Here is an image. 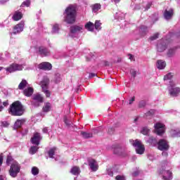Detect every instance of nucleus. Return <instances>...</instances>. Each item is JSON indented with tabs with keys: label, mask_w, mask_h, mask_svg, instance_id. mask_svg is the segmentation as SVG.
<instances>
[{
	"label": "nucleus",
	"mask_w": 180,
	"mask_h": 180,
	"mask_svg": "<svg viewBox=\"0 0 180 180\" xmlns=\"http://www.w3.org/2000/svg\"><path fill=\"white\" fill-rule=\"evenodd\" d=\"M80 173L81 170L78 166H74L70 169V174H72V175H79Z\"/></svg>",
	"instance_id": "23"
},
{
	"label": "nucleus",
	"mask_w": 180,
	"mask_h": 180,
	"mask_svg": "<svg viewBox=\"0 0 180 180\" xmlns=\"http://www.w3.org/2000/svg\"><path fill=\"white\" fill-rule=\"evenodd\" d=\"M29 83L25 79H22L20 83L18 84V89L23 90L26 86H27Z\"/></svg>",
	"instance_id": "26"
},
{
	"label": "nucleus",
	"mask_w": 180,
	"mask_h": 180,
	"mask_svg": "<svg viewBox=\"0 0 180 180\" xmlns=\"http://www.w3.org/2000/svg\"><path fill=\"white\" fill-rule=\"evenodd\" d=\"M63 122L68 127H71V126H72V122H71L70 121H68V118L67 117V116H64Z\"/></svg>",
	"instance_id": "34"
},
{
	"label": "nucleus",
	"mask_w": 180,
	"mask_h": 180,
	"mask_svg": "<svg viewBox=\"0 0 180 180\" xmlns=\"http://www.w3.org/2000/svg\"><path fill=\"white\" fill-rule=\"evenodd\" d=\"M94 27L96 30H101L102 29V22H101V20H96Z\"/></svg>",
	"instance_id": "31"
},
{
	"label": "nucleus",
	"mask_w": 180,
	"mask_h": 180,
	"mask_svg": "<svg viewBox=\"0 0 180 180\" xmlns=\"http://www.w3.org/2000/svg\"><path fill=\"white\" fill-rule=\"evenodd\" d=\"M168 46H169V43H168V40H165V41H162V43L158 44V51L159 53H162L163 51H165Z\"/></svg>",
	"instance_id": "12"
},
{
	"label": "nucleus",
	"mask_w": 180,
	"mask_h": 180,
	"mask_svg": "<svg viewBox=\"0 0 180 180\" xmlns=\"http://www.w3.org/2000/svg\"><path fill=\"white\" fill-rule=\"evenodd\" d=\"M4 70V67H0V71H2Z\"/></svg>",
	"instance_id": "58"
},
{
	"label": "nucleus",
	"mask_w": 180,
	"mask_h": 180,
	"mask_svg": "<svg viewBox=\"0 0 180 180\" xmlns=\"http://www.w3.org/2000/svg\"><path fill=\"white\" fill-rule=\"evenodd\" d=\"M158 37H160V33L156 32L153 36H151L149 38V39L150 40V41H154V40H157V39H158Z\"/></svg>",
	"instance_id": "36"
},
{
	"label": "nucleus",
	"mask_w": 180,
	"mask_h": 180,
	"mask_svg": "<svg viewBox=\"0 0 180 180\" xmlns=\"http://www.w3.org/2000/svg\"><path fill=\"white\" fill-rule=\"evenodd\" d=\"M41 140V136L39 133L36 132L34 134L33 137L31 139V143L35 146H39L40 144V141Z\"/></svg>",
	"instance_id": "13"
},
{
	"label": "nucleus",
	"mask_w": 180,
	"mask_h": 180,
	"mask_svg": "<svg viewBox=\"0 0 180 180\" xmlns=\"http://www.w3.org/2000/svg\"><path fill=\"white\" fill-rule=\"evenodd\" d=\"M146 105V101H141L139 103V108H144Z\"/></svg>",
	"instance_id": "41"
},
{
	"label": "nucleus",
	"mask_w": 180,
	"mask_h": 180,
	"mask_svg": "<svg viewBox=\"0 0 180 180\" xmlns=\"http://www.w3.org/2000/svg\"><path fill=\"white\" fill-rule=\"evenodd\" d=\"M8 113L11 116H22L25 113V107L20 101H14L8 108Z\"/></svg>",
	"instance_id": "2"
},
{
	"label": "nucleus",
	"mask_w": 180,
	"mask_h": 180,
	"mask_svg": "<svg viewBox=\"0 0 180 180\" xmlns=\"http://www.w3.org/2000/svg\"><path fill=\"white\" fill-rule=\"evenodd\" d=\"M89 77V78H94V77H96V73H90Z\"/></svg>",
	"instance_id": "53"
},
{
	"label": "nucleus",
	"mask_w": 180,
	"mask_h": 180,
	"mask_svg": "<svg viewBox=\"0 0 180 180\" xmlns=\"http://www.w3.org/2000/svg\"><path fill=\"white\" fill-rule=\"evenodd\" d=\"M164 18L167 20H169V19H172V17L174 16V10L172 8L168 10H165L164 12Z\"/></svg>",
	"instance_id": "17"
},
{
	"label": "nucleus",
	"mask_w": 180,
	"mask_h": 180,
	"mask_svg": "<svg viewBox=\"0 0 180 180\" xmlns=\"http://www.w3.org/2000/svg\"><path fill=\"white\" fill-rule=\"evenodd\" d=\"M65 21L68 25H72L75 23V19H77V5L70 4L65 10Z\"/></svg>",
	"instance_id": "1"
},
{
	"label": "nucleus",
	"mask_w": 180,
	"mask_h": 180,
	"mask_svg": "<svg viewBox=\"0 0 180 180\" xmlns=\"http://www.w3.org/2000/svg\"><path fill=\"white\" fill-rule=\"evenodd\" d=\"M2 126H3V127H8V126H9V123H8V122H6V121H4L2 122Z\"/></svg>",
	"instance_id": "47"
},
{
	"label": "nucleus",
	"mask_w": 180,
	"mask_h": 180,
	"mask_svg": "<svg viewBox=\"0 0 180 180\" xmlns=\"http://www.w3.org/2000/svg\"><path fill=\"white\" fill-rule=\"evenodd\" d=\"M148 8H150V6H148Z\"/></svg>",
	"instance_id": "64"
},
{
	"label": "nucleus",
	"mask_w": 180,
	"mask_h": 180,
	"mask_svg": "<svg viewBox=\"0 0 180 180\" xmlns=\"http://www.w3.org/2000/svg\"><path fill=\"white\" fill-rule=\"evenodd\" d=\"M116 180H126V179L124 178V176H120V175H117L115 177Z\"/></svg>",
	"instance_id": "44"
},
{
	"label": "nucleus",
	"mask_w": 180,
	"mask_h": 180,
	"mask_svg": "<svg viewBox=\"0 0 180 180\" xmlns=\"http://www.w3.org/2000/svg\"><path fill=\"white\" fill-rule=\"evenodd\" d=\"M173 77H174V74H172V72H169L167 75H165L164 81H168L169 79H172Z\"/></svg>",
	"instance_id": "35"
},
{
	"label": "nucleus",
	"mask_w": 180,
	"mask_h": 180,
	"mask_svg": "<svg viewBox=\"0 0 180 180\" xmlns=\"http://www.w3.org/2000/svg\"><path fill=\"white\" fill-rule=\"evenodd\" d=\"M85 29L88 30L89 32H94V29L95 27V25L94 23L91 21L88 22L85 25H84Z\"/></svg>",
	"instance_id": "24"
},
{
	"label": "nucleus",
	"mask_w": 180,
	"mask_h": 180,
	"mask_svg": "<svg viewBox=\"0 0 180 180\" xmlns=\"http://www.w3.org/2000/svg\"><path fill=\"white\" fill-rule=\"evenodd\" d=\"M53 32H58V25L55 24L53 27Z\"/></svg>",
	"instance_id": "45"
},
{
	"label": "nucleus",
	"mask_w": 180,
	"mask_h": 180,
	"mask_svg": "<svg viewBox=\"0 0 180 180\" xmlns=\"http://www.w3.org/2000/svg\"><path fill=\"white\" fill-rule=\"evenodd\" d=\"M101 8V4H95L91 6V9L93 12H98Z\"/></svg>",
	"instance_id": "30"
},
{
	"label": "nucleus",
	"mask_w": 180,
	"mask_h": 180,
	"mask_svg": "<svg viewBox=\"0 0 180 180\" xmlns=\"http://www.w3.org/2000/svg\"><path fill=\"white\" fill-rule=\"evenodd\" d=\"M82 30V26L78 25H72L70 27V33L75 34V33H78V32H81Z\"/></svg>",
	"instance_id": "21"
},
{
	"label": "nucleus",
	"mask_w": 180,
	"mask_h": 180,
	"mask_svg": "<svg viewBox=\"0 0 180 180\" xmlns=\"http://www.w3.org/2000/svg\"><path fill=\"white\" fill-rule=\"evenodd\" d=\"M136 101V97L133 96L130 100H129V105H131Z\"/></svg>",
	"instance_id": "48"
},
{
	"label": "nucleus",
	"mask_w": 180,
	"mask_h": 180,
	"mask_svg": "<svg viewBox=\"0 0 180 180\" xmlns=\"http://www.w3.org/2000/svg\"><path fill=\"white\" fill-rule=\"evenodd\" d=\"M5 70L10 73L15 72V71H22V65L18 63H12Z\"/></svg>",
	"instance_id": "8"
},
{
	"label": "nucleus",
	"mask_w": 180,
	"mask_h": 180,
	"mask_svg": "<svg viewBox=\"0 0 180 180\" xmlns=\"http://www.w3.org/2000/svg\"><path fill=\"white\" fill-rule=\"evenodd\" d=\"M177 36H178V37H179V36H180V32H178Z\"/></svg>",
	"instance_id": "62"
},
{
	"label": "nucleus",
	"mask_w": 180,
	"mask_h": 180,
	"mask_svg": "<svg viewBox=\"0 0 180 180\" xmlns=\"http://www.w3.org/2000/svg\"><path fill=\"white\" fill-rule=\"evenodd\" d=\"M33 92H34V89H33V87L30 86L23 90V95H25V96H27V98H30V96L33 95Z\"/></svg>",
	"instance_id": "18"
},
{
	"label": "nucleus",
	"mask_w": 180,
	"mask_h": 180,
	"mask_svg": "<svg viewBox=\"0 0 180 180\" xmlns=\"http://www.w3.org/2000/svg\"><path fill=\"white\" fill-rule=\"evenodd\" d=\"M23 18V14L22 13V12L17 11H15L12 19L15 20V22H18V20H20V19H22Z\"/></svg>",
	"instance_id": "19"
},
{
	"label": "nucleus",
	"mask_w": 180,
	"mask_h": 180,
	"mask_svg": "<svg viewBox=\"0 0 180 180\" xmlns=\"http://www.w3.org/2000/svg\"><path fill=\"white\" fill-rule=\"evenodd\" d=\"M114 2L115 4H119V2H120V0H114Z\"/></svg>",
	"instance_id": "57"
},
{
	"label": "nucleus",
	"mask_w": 180,
	"mask_h": 180,
	"mask_svg": "<svg viewBox=\"0 0 180 180\" xmlns=\"http://www.w3.org/2000/svg\"><path fill=\"white\" fill-rule=\"evenodd\" d=\"M89 165L94 172L98 171V166L96 165V160L91 159L89 161Z\"/></svg>",
	"instance_id": "20"
},
{
	"label": "nucleus",
	"mask_w": 180,
	"mask_h": 180,
	"mask_svg": "<svg viewBox=\"0 0 180 180\" xmlns=\"http://www.w3.org/2000/svg\"><path fill=\"white\" fill-rule=\"evenodd\" d=\"M51 109V104H50V103H46L44 105L42 110L43 112H50Z\"/></svg>",
	"instance_id": "29"
},
{
	"label": "nucleus",
	"mask_w": 180,
	"mask_h": 180,
	"mask_svg": "<svg viewBox=\"0 0 180 180\" xmlns=\"http://www.w3.org/2000/svg\"><path fill=\"white\" fill-rule=\"evenodd\" d=\"M80 134L83 137V139H91V137L94 136L92 133H89L84 131H80Z\"/></svg>",
	"instance_id": "28"
},
{
	"label": "nucleus",
	"mask_w": 180,
	"mask_h": 180,
	"mask_svg": "<svg viewBox=\"0 0 180 180\" xmlns=\"http://www.w3.org/2000/svg\"><path fill=\"white\" fill-rule=\"evenodd\" d=\"M169 94L170 96H178L180 94V87H176L174 82H169L168 86Z\"/></svg>",
	"instance_id": "5"
},
{
	"label": "nucleus",
	"mask_w": 180,
	"mask_h": 180,
	"mask_svg": "<svg viewBox=\"0 0 180 180\" xmlns=\"http://www.w3.org/2000/svg\"><path fill=\"white\" fill-rule=\"evenodd\" d=\"M159 174L162 175L163 180H172V172L169 170H165L164 168H162Z\"/></svg>",
	"instance_id": "10"
},
{
	"label": "nucleus",
	"mask_w": 180,
	"mask_h": 180,
	"mask_svg": "<svg viewBox=\"0 0 180 180\" xmlns=\"http://www.w3.org/2000/svg\"><path fill=\"white\" fill-rule=\"evenodd\" d=\"M137 175H139V173H138L137 172H134L133 173V176H137Z\"/></svg>",
	"instance_id": "56"
},
{
	"label": "nucleus",
	"mask_w": 180,
	"mask_h": 180,
	"mask_svg": "<svg viewBox=\"0 0 180 180\" xmlns=\"http://www.w3.org/2000/svg\"><path fill=\"white\" fill-rule=\"evenodd\" d=\"M138 120V118L134 119V122H136Z\"/></svg>",
	"instance_id": "61"
},
{
	"label": "nucleus",
	"mask_w": 180,
	"mask_h": 180,
	"mask_svg": "<svg viewBox=\"0 0 180 180\" xmlns=\"http://www.w3.org/2000/svg\"><path fill=\"white\" fill-rule=\"evenodd\" d=\"M111 176H113V173L111 174Z\"/></svg>",
	"instance_id": "63"
},
{
	"label": "nucleus",
	"mask_w": 180,
	"mask_h": 180,
	"mask_svg": "<svg viewBox=\"0 0 180 180\" xmlns=\"http://www.w3.org/2000/svg\"><path fill=\"white\" fill-rule=\"evenodd\" d=\"M32 99V101H31V103L36 108H39V106H40V104L39 103H43V102H44V98L39 93L34 94Z\"/></svg>",
	"instance_id": "6"
},
{
	"label": "nucleus",
	"mask_w": 180,
	"mask_h": 180,
	"mask_svg": "<svg viewBox=\"0 0 180 180\" xmlns=\"http://www.w3.org/2000/svg\"><path fill=\"white\" fill-rule=\"evenodd\" d=\"M155 133L158 136H162L164 133H165V130L164 129V124H161V122H158L154 126Z\"/></svg>",
	"instance_id": "11"
},
{
	"label": "nucleus",
	"mask_w": 180,
	"mask_h": 180,
	"mask_svg": "<svg viewBox=\"0 0 180 180\" xmlns=\"http://www.w3.org/2000/svg\"><path fill=\"white\" fill-rule=\"evenodd\" d=\"M104 65H105V67L109 66V63L108 61H104Z\"/></svg>",
	"instance_id": "55"
},
{
	"label": "nucleus",
	"mask_w": 180,
	"mask_h": 180,
	"mask_svg": "<svg viewBox=\"0 0 180 180\" xmlns=\"http://www.w3.org/2000/svg\"><path fill=\"white\" fill-rule=\"evenodd\" d=\"M129 141L131 144H132V146L134 147L136 154H139L140 155L144 154L146 148L144 147L143 143H141V141L136 139L135 141L130 140Z\"/></svg>",
	"instance_id": "3"
},
{
	"label": "nucleus",
	"mask_w": 180,
	"mask_h": 180,
	"mask_svg": "<svg viewBox=\"0 0 180 180\" xmlns=\"http://www.w3.org/2000/svg\"><path fill=\"white\" fill-rule=\"evenodd\" d=\"M130 73L131 75V76L133 77V78H134L136 75H137V72H136V70L131 69L130 70Z\"/></svg>",
	"instance_id": "42"
},
{
	"label": "nucleus",
	"mask_w": 180,
	"mask_h": 180,
	"mask_svg": "<svg viewBox=\"0 0 180 180\" xmlns=\"http://www.w3.org/2000/svg\"><path fill=\"white\" fill-rule=\"evenodd\" d=\"M39 151V147L37 146H32L30 148V154H32V155L36 154Z\"/></svg>",
	"instance_id": "33"
},
{
	"label": "nucleus",
	"mask_w": 180,
	"mask_h": 180,
	"mask_svg": "<svg viewBox=\"0 0 180 180\" xmlns=\"http://www.w3.org/2000/svg\"><path fill=\"white\" fill-rule=\"evenodd\" d=\"M20 6L21 7L27 6V8H29V6H30V0H26L25 1H23Z\"/></svg>",
	"instance_id": "38"
},
{
	"label": "nucleus",
	"mask_w": 180,
	"mask_h": 180,
	"mask_svg": "<svg viewBox=\"0 0 180 180\" xmlns=\"http://www.w3.org/2000/svg\"><path fill=\"white\" fill-rule=\"evenodd\" d=\"M158 148L160 151H167L169 148V145L165 139H160L158 143Z\"/></svg>",
	"instance_id": "9"
},
{
	"label": "nucleus",
	"mask_w": 180,
	"mask_h": 180,
	"mask_svg": "<svg viewBox=\"0 0 180 180\" xmlns=\"http://www.w3.org/2000/svg\"><path fill=\"white\" fill-rule=\"evenodd\" d=\"M4 105H2V101L0 99V112H2L4 110Z\"/></svg>",
	"instance_id": "50"
},
{
	"label": "nucleus",
	"mask_w": 180,
	"mask_h": 180,
	"mask_svg": "<svg viewBox=\"0 0 180 180\" xmlns=\"http://www.w3.org/2000/svg\"><path fill=\"white\" fill-rule=\"evenodd\" d=\"M26 120L22 119V120H17L14 124V129H20L22 127V124L25 123Z\"/></svg>",
	"instance_id": "25"
},
{
	"label": "nucleus",
	"mask_w": 180,
	"mask_h": 180,
	"mask_svg": "<svg viewBox=\"0 0 180 180\" xmlns=\"http://www.w3.org/2000/svg\"><path fill=\"white\" fill-rule=\"evenodd\" d=\"M150 131V129H148L147 127H143L142 130L141 131V133L143 134L144 136H147Z\"/></svg>",
	"instance_id": "39"
},
{
	"label": "nucleus",
	"mask_w": 180,
	"mask_h": 180,
	"mask_svg": "<svg viewBox=\"0 0 180 180\" xmlns=\"http://www.w3.org/2000/svg\"><path fill=\"white\" fill-rule=\"evenodd\" d=\"M129 60H131V61H135L136 59H134V56L129 54Z\"/></svg>",
	"instance_id": "52"
},
{
	"label": "nucleus",
	"mask_w": 180,
	"mask_h": 180,
	"mask_svg": "<svg viewBox=\"0 0 180 180\" xmlns=\"http://www.w3.org/2000/svg\"><path fill=\"white\" fill-rule=\"evenodd\" d=\"M39 68L44 71H50L53 68V65L49 62H43L39 65Z\"/></svg>",
	"instance_id": "14"
},
{
	"label": "nucleus",
	"mask_w": 180,
	"mask_h": 180,
	"mask_svg": "<svg viewBox=\"0 0 180 180\" xmlns=\"http://www.w3.org/2000/svg\"><path fill=\"white\" fill-rule=\"evenodd\" d=\"M56 148H52L49 150V151L48 152L49 158H54V155L56 154Z\"/></svg>",
	"instance_id": "32"
},
{
	"label": "nucleus",
	"mask_w": 180,
	"mask_h": 180,
	"mask_svg": "<svg viewBox=\"0 0 180 180\" xmlns=\"http://www.w3.org/2000/svg\"><path fill=\"white\" fill-rule=\"evenodd\" d=\"M13 161V158H12V156L8 155L6 159L7 165H11V162Z\"/></svg>",
	"instance_id": "40"
},
{
	"label": "nucleus",
	"mask_w": 180,
	"mask_h": 180,
	"mask_svg": "<svg viewBox=\"0 0 180 180\" xmlns=\"http://www.w3.org/2000/svg\"><path fill=\"white\" fill-rule=\"evenodd\" d=\"M157 68L158 70H164L167 67V63L162 60H158L156 63Z\"/></svg>",
	"instance_id": "22"
},
{
	"label": "nucleus",
	"mask_w": 180,
	"mask_h": 180,
	"mask_svg": "<svg viewBox=\"0 0 180 180\" xmlns=\"http://www.w3.org/2000/svg\"><path fill=\"white\" fill-rule=\"evenodd\" d=\"M114 153H115V154H117V152H116V149L114 150Z\"/></svg>",
	"instance_id": "59"
},
{
	"label": "nucleus",
	"mask_w": 180,
	"mask_h": 180,
	"mask_svg": "<svg viewBox=\"0 0 180 180\" xmlns=\"http://www.w3.org/2000/svg\"><path fill=\"white\" fill-rule=\"evenodd\" d=\"M39 168L37 167H33L32 168V175H39Z\"/></svg>",
	"instance_id": "37"
},
{
	"label": "nucleus",
	"mask_w": 180,
	"mask_h": 180,
	"mask_svg": "<svg viewBox=\"0 0 180 180\" xmlns=\"http://www.w3.org/2000/svg\"><path fill=\"white\" fill-rule=\"evenodd\" d=\"M0 180H4V179L2 178V176H0Z\"/></svg>",
	"instance_id": "60"
},
{
	"label": "nucleus",
	"mask_w": 180,
	"mask_h": 180,
	"mask_svg": "<svg viewBox=\"0 0 180 180\" xmlns=\"http://www.w3.org/2000/svg\"><path fill=\"white\" fill-rule=\"evenodd\" d=\"M19 172H20V166L18 162H14L11 165L9 174L12 178H16Z\"/></svg>",
	"instance_id": "7"
},
{
	"label": "nucleus",
	"mask_w": 180,
	"mask_h": 180,
	"mask_svg": "<svg viewBox=\"0 0 180 180\" xmlns=\"http://www.w3.org/2000/svg\"><path fill=\"white\" fill-rule=\"evenodd\" d=\"M176 51V47L168 49L167 52V57H174V56H175Z\"/></svg>",
	"instance_id": "27"
},
{
	"label": "nucleus",
	"mask_w": 180,
	"mask_h": 180,
	"mask_svg": "<svg viewBox=\"0 0 180 180\" xmlns=\"http://www.w3.org/2000/svg\"><path fill=\"white\" fill-rule=\"evenodd\" d=\"M156 141H157V140L155 139V138H154V136H150L149 142H150V143H155Z\"/></svg>",
	"instance_id": "46"
},
{
	"label": "nucleus",
	"mask_w": 180,
	"mask_h": 180,
	"mask_svg": "<svg viewBox=\"0 0 180 180\" xmlns=\"http://www.w3.org/2000/svg\"><path fill=\"white\" fill-rule=\"evenodd\" d=\"M4 163V156L0 155V167Z\"/></svg>",
	"instance_id": "51"
},
{
	"label": "nucleus",
	"mask_w": 180,
	"mask_h": 180,
	"mask_svg": "<svg viewBox=\"0 0 180 180\" xmlns=\"http://www.w3.org/2000/svg\"><path fill=\"white\" fill-rule=\"evenodd\" d=\"M39 53L41 56H44V57H47V56H50V51L49 49L44 46H39Z\"/></svg>",
	"instance_id": "16"
},
{
	"label": "nucleus",
	"mask_w": 180,
	"mask_h": 180,
	"mask_svg": "<svg viewBox=\"0 0 180 180\" xmlns=\"http://www.w3.org/2000/svg\"><path fill=\"white\" fill-rule=\"evenodd\" d=\"M4 106H8L9 105V103L8 101L3 102Z\"/></svg>",
	"instance_id": "54"
},
{
	"label": "nucleus",
	"mask_w": 180,
	"mask_h": 180,
	"mask_svg": "<svg viewBox=\"0 0 180 180\" xmlns=\"http://www.w3.org/2000/svg\"><path fill=\"white\" fill-rule=\"evenodd\" d=\"M49 84L50 79H49V77H44L43 80L41 82V86L46 98H50V96H51V93L50 92V91L47 90Z\"/></svg>",
	"instance_id": "4"
},
{
	"label": "nucleus",
	"mask_w": 180,
	"mask_h": 180,
	"mask_svg": "<svg viewBox=\"0 0 180 180\" xmlns=\"http://www.w3.org/2000/svg\"><path fill=\"white\" fill-rule=\"evenodd\" d=\"M173 137H180V131L176 133L173 134Z\"/></svg>",
	"instance_id": "49"
},
{
	"label": "nucleus",
	"mask_w": 180,
	"mask_h": 180,
	"mask_svg": "<svg viewBox=\"0 0 180 180\" xmlns=\"http://www.w3.org/2000/svg\"><path fill=\"white\" fill-rule=\"evenodd\" d=\"M25 27V25L23 23L20 22L17 24L14 27H13V34H17V33H20V32H23V27Z\"/></svg>",
	"instance_id": "15"
},
{
	"label": "nucleus",
	"mask_w": 180,
	"mask_h": 180,
	"mask_svg": "<svg viewBox=\"0 0 180 180\" xmlns=\"http://www.w3.org/2000/svg\"><path fill=\"white\" fill-rule=\"evenodd\" d=\"M108 134H113L115 133V128L110 127L108 131Z\"/></svg>",
	"instance_id": "43"
}]
</instances>
